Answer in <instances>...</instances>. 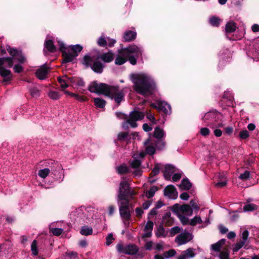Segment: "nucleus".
<instances>
[{"label":"nucleus","instance_id":"obj_1","mask_svg":"<svg viewBox=\"0 0 259 259\" xmlns=\"http://www.w3.org/2000/svg\"><path fill=\"white\" fill-rule=\"evenodd\" d=\"M134 89L138 93L149 96L152 94L155 85L153 79L148 75L141 73L132 76Z\"/></svg>","mask_w":259,"mask_h":259},{"label":"nucleus","instance_id":"obj_2","mask_svg":"<svg viewBox=\"0 0 259 259\" xmlns=\"http://www.w3.org/2000/svg\"><path fill=\"white\" fill-rule=\"evenodd\" d=\"M96 57L90 55H85L83 58L82 63L87 67L90 66L92 70L97 73H101L103 71L104 65L98 61Z\"/></svg>","mask_w":259,"mask_h":259},{"label":"nucleus","instance_id":"obj_3","mask_svg":"<svg viewBox=\"0 0 259 259\" xmlns=\"http://www.w3.org/2000/svg\"><path fill=\"white\" fill-rule=\"evenodd\" d=\"M106 96L119 105L123 100L125 94L123 89H120L118 86L109 85Z\"/></svg>","mask_w":259,"mask_h":259},{"label":"nucleus","instance_id":"obj_4","mask_svg":"<svg viewBox=\"0 0 259 259\" xmlns=\"http://www.w3.org/2000/svg\"><path fill=\"white\" fill-rule=\"evenodd\" d=\"M120 217L123 223L126 224L131 218L130 201L128 199L117 200Z\"/></svg>","mask_w":259,"mask_h":259},{"label":"nucleus","instance_id":"obj_5","mask_svg":"<svg viewBox=\"0 0 259 259\" xmlns=\"http://www.w3.org/2000/svg\"><path fill=\"white\" fill-rule=\"evenodd\" d=\"M138 50L135 47H128L122 49L118 52L115 60V64L121 65L125 63L127 60L128 55L130 52H138Z\"/></svg>","mask_w":259,"mask_h":259},{"label":"nucleus","instance_id":"obj_6","mask_svg":"<svg viewBox=\"0 0 259 259\" xmlns=\"http://www.w3.org/2000/svg\"><path fill=\"white\" fill-rule=\"evenodd\" d=\"M82 50V47L79 45L70 46L69 49H68V52H63V61L71 62Z\"/></svg>","mask_w":259,"mask_h":259},{"label":"nucleus","instance_id":"obj_7","mask_svg":"<svg viewBox=\"0 0 259 259\" xmlns=\"http://www.w3.org/2000/svg\"><path fill=\"white\" fill-rule=\"evenodd\" d=\"M116 249L118 252L128 255H135L139 251V247L134 244L124 245L120 243L117 244Z\"/></svg>","mask_w":259,"mask_h":259},{"label":"nucleus","instance_id":"obj_8","mask_svg":"<svg viewBox=\"0 0 259 259\" xmlns=\"http://www.w3.org/2000/svg\"><path fill=\"white\" fill-rule=\"evenodd\" d=\"M109 85L103 83H98L96 81L92 82L89 87V90L92 93L98 94H103L106 96Z\"/></svg>","mask_w":259,"mask_h":259},{"label":"nucleus","instance_id":"obj_9","mask_svg":"<svg viewBox=\"0 0 259 259\" xmlns=\"http://www.w3.org/2000/svg\"><path fill=\"white\" fill-rule=\"evenodd\" d=\"M193 238L192 234L184 231L181 233L175 238V241L178 246H180L191 241Z\"/></svg>","mask_w":259,"mask_h":259},{"label":"nucleus","instance_id":"obj_10","mask_svg":"<svg viewBox=\"0 0 259 259\" xmlns=\"http://www.w3.org/2000/svg\"><path fill=\"white\" fill-rule=\"evenodd\" d=\"M130 188L128 181L124 179L122 180L120 183L117 200L128 199L126 198V193Z\"/></svg>","mask_w":259,"mask_h":259},{"label":"nucleus","instance_id":"obj_11","mask_svg":"<svg viewBox=\"0 0 259 259\" xmlns=\"http://www.w3.org/2000/svg\"><path fill=\"white\" fill-rule=\"evenodd\" d=\"M144 117L143 112L134 111L130 114L129 118L126 120V123L130 124L131 127H136L137 126L136 121L142 119Z\"/></svg>","mask_w":259,"mask_h":259},{"label":"nucleus","instance_id":"obj_12","mask_svg":"<svg viewBox=\"0 0 259 259\" xmlns=\"http://www.w3.org/2000/svg\"><path fill=\"white\" fill-rule=\"evenodd\" d=\"M174 211L176 214L186 215L187 216H191L193 214L192 208L188 204H184L182 205H179L178 204L175 205Z\"/></svg>","mask_w":259,"mask_h":259},{"label":"nucleus","instance_id":"obj_13","mask_svg":"<svg viewBox=\"0 0 259 259\" xmlns=\"http://www.w3.org/2000/svg\"><path fill=\"white\" fill-rule=\"evenodd\" d=\"M151 106L158 110L162 111L166 114L171 113L170 106L164 101H158L155 103H152Z\"/></svg>","mask_w":259,"mask_h":259},{"label":"nucleus","instance_id":"obj_14","mask_svg":"<svg viewBox=\"0 0 259 259\" xmlns=\"http://www.w3.org/2000/svg\"><path fill=\"white\" fill-rule=\"evenodd\" d=\"M164 192V195L170 199H175L178 197V192L173 185H170L166 187Z\"/></svg>","mask_w":259,"mask_h":259},{"label":"nucleus","instance_id":"obj_15","mask_svg":"<svg viewBox=\"0 0 259 259\" xmlns=\"http://www.w3.org/2000/svg\"><path fill=\"white\" fill-rule=\"evenodd\" d=\"M130 47H135L138 50V52H130L128 55L127 59L132 65H136L137 63V60L142 54V51L140 48L136 46H131Z\"/></svg>","mask_w":259,"mask_h":259},{"label":"nucleus","instance_id":"obj_16","mask_svg":"<svg viewBox=\"0 0 259 259\" xmlns=\"http://www.w3.org/2000/svg\"><path fill=\"white\" fill-rule=\"evenodd\" d=\"M138 154H134L133 156V159L130 162L131 167L135 169L134 173L136 175H140V166L141 164V161L138 159Z\"/></svg>","mask_w":259,"mask_h":259},{"label":"nucleus","instance_id":"obj_17","mask_svg":"<svg viewBox=\"0 0 259 259\" xmlns=\"http://www.w3.org/2000/svg\"><path fill=\"white\" fill-rule=\"evenodd\" d=\"M49 70V68L46 65H42L36 70L35 72L36 76L40 80L45 79L47 77Z\"/></svg>","mask_w":259,"mask_h":259},{"label":"nucleus","instance_id":"obj_18","mask_svg":"<svg viewBox=\"0 0 259 259\" xmlns=\"http://www.w3.org/2000/svg\"><path fill=\"white\" fill-rule=\"evenodd\" d=\"M195 255V249L192 248H189L183 251L177 259H190L194 257Z\"/></svg>","mask_w":259,"mask_h":259},{"label":"nucleus","instance_id":"obj_19","mask_svg":"<svg viewBox=\"0 0 259 259\" xmlns=\"http://www.w3.org/2000/svg\"><path fill=\"white\" fill-rule=\"evenodd\" d=\"M153 228V223L152 221H148L144 228V233L142 235V238H149L151 236L152 231Z\"/></svg>","mask_w":259,"mask_h":259},{"label":"nucleus","instance_id":"obj_20","mask_svg":"<svg viewBox=\"0 0 259 259\" xmlns=\"http://www.w3.org/2000/svg\"><path fill=\"white\" fill-rule=\"evenodd\" d=\"M0 75L4 78L3 82L9 81L12 77L11 71L5 68L3 66L0 67Z\"/></svg>","mask_w":259,"mask_h":259},{"label":"nucleus","instance_id":"obj_21","mask_svg":"<svg viewBox=\"0 0 259 259\" xmlns=\"http://www.w3.org/2000/svg\"><path fill=\"white\" fill-rule=\"evenodd\" d=\"M97 59H101L105 63H109L114 59L113 53L110 51L96 57Z\"/></svg>","mask_w":259,"mask_h":259},{"label":"nucleus","instance_id":"obj_22","mask_svg":"<svg viewBox=\"0 0 259 259\" xmlns=\"http://www.w3.org/2000/svg\"><path fill=\"white\" fill-rule=\"evenodd\" d=\"M174 171V167L172 165L169 164L163 165L162 172L166 179H169Z\"/></svg>","mask_w":259,"mask_h":259},{"label":"nucleus","instance_id":"obj_23","mask_svg":"<svg viewBox=\"0 0 259 259\" xmlns=\"http://www.w3.org/2000/svg\"><path fill=\"white\" fill-rule=\"evenodd\" d=\"M226 240L225 239H222L217 242L212 244L210 246V250L215 252H219L221 251L222 246L225 243Z\"/></svg>","mask_w":259,"mask_h":259},{"label":"nucleus","instance_id":"obj_24","mask_svg":"<svg viewBox=\"0 0 259 259\" xmlns=\"http://www.w3.org/2000/svg\"><path fill=\"white\" fill-rule=\"evenodd\" d=\"M217 114L214 112H210L206 113L204 116L203 120L204 122L208 124H210L215 120Z\"/></svg>","mask_w":259,"mask_h":259},{"label":"nucleus","instance_id":"obj_25","mask_svg":"<svg viewBox=\"0 0 259 259\" xmlns=\"http://www.w3.org/2000/svg\"><path fill=\"white\" fill-rule=\"evenodd\" d=\"M137 33L134 31H126L124 34V39L125 41H131L134 40L136 37Z\"/></svg>","mask_w":259,"mask_h":259},{"label":"nucleus","instance_id":"obj_26","mask_svg":"<svg viewBox=\"0 0 259 259\" xmlns=\"http://www.w3.org/2000/svg\"><path fill=\"white\" fill-rule=\"evenodd\" d=\"M95 106L97 108H104L106 104V102L100 98H96L94 99Z\"/></svg>","mask_w":259,"mask_h":259},{"label":"nucleus","instance_id":"obj_27","mask_svg":"<svg viewBox=\"0 0 259 259\" xmlns=\"http://www.w3.org/2000/svg\"><path fill=\"white\" fill-rule=\"evenodd\" d=\"M46 48L50 52L54 53L56 52V48L54 45V43L52 40H48L45 42Z\"/></svg>","mask_w":259,"mask_h":259},{"label":"nucleus","instance_id":"obj_28","mask_svg":"<svg viewBox=\"0 0 259 259\" xmlns=\"http://www.w3.org/2000/svg\"><path fill=\"white\" fill-rule=\"evenodd\" d=\"M236 24L232 21L228 22L225 27V30L227 33H231L234 32L236 30Z\"/></svg>","mask_w":259,"mask_h":259},{"label":"nucleus","instance_id":"obj_29","mask_svg":"<svg viewBox=\"0 0 259 259\" xmlns=\"http://www.w3.org/2000/svg\"><path fill=\"white\" fill-rule=\"evenodd\" d=\"M164 135V131L163 130L161 129L159 127H156L154 132V137L156 139H161L162 138Z\"/></svg>","mask_w":259,"mask_h":259},{"label":"nucleus","instance_id":"obj_30","mask_svg":"<svg viewBox=\"0 0 259 259\" xmlns=\"http://www.w3.org/2000/svg\"><path fill=\"white\" fill-rule=\"evenodd\" d=\"M80 233L85 236L90 235L93 233V229L91 227L83 226L81 229Z\"/></svg>","mask_w":259,"mask_h":259},{"label":"nucleus","instance_id":"obj_31","mask_svg":"<svg viewBox=\"0 0 259 259\" xmlns=\"http://www.w3.org/2000/svg\"><path fill=\"white\" fill-rule=\"evenodd\" d=\"M5 62L8 63V66L11 67L13 66V59L10 57L0 58V67L3 66Z\"/></svg>","mask_w":259,"mask_h":259},{"label":"nucleus","instance_id":"obj_32","mask_svg":"<svg viewBox=\"0 0 259 259\" xmlns=\"http://www.w3.org/2000/svg\"><path fill=\"white\" fill-rule=\"evenodd\" d=\"M163 167V165L159 163L155 164L152 170L151 175H152L153 176L157 175L159 173L160 170L162 171Z\"/></svg>","mask_w":259,"mask_h":259},{"label":"nucleus","instance_id":"obj_33","mask_svg":"<svg viewBox=\"0 0 259 259\" xmlns=\"http://www.w3.org/2000/svg\"><path fill=\"white\" fill-rule=\"evenodd\" d=\"M191 184L188 180L184 179L182 181L180 187L184 190H189L191 188Z\"/></svg>","mask_w":259,"mask_h":259},{"label":"nucleus","instance_id":"obj_34","mask_svg":"<svg viewBox=\"0 0 259 259\" xmlns=\"http://www.w3.org/2000/svg\"><path fill=\"white\" fill-rule=\"evenodd\" d=\"M117 139L120 141H128V134L126 132H121L118 134Z\"/></svg>","mask_w":259,"mask_h":259},{"label":"nucleus","instance_id":"obj_35","mask_svg":"<svg viewBox=\"0 0 259 259\" xmlns=\"http://www.w3.org/2000/svg\"><path fill=\"white\" fill-rule=\"evenodd\" d=\"M257 209V206L254 204L249 203L245 205L243 207V210L244 211H250L256 210Z\"/></svg>","mask_w":259,"mask_h":259},{"label":"nucleus","instance_id":"obj_36","mask_svg":"<svg viewBox=\"0 0 259 259\" xmlns=\"http://www.w3.org/2000/svg\"><path fill=\"white\" fill-rule=\"evenodd\" d=\"M48 95L49 98L52 100H57L60 98L59 93L54 91H50Z\"/></svg>","mask_w":259,"mask_h":259},{"label":"nucleus","instance_id":"obj_37","mask_svg":"<svg viewBox=\"0 0 259 259\" xmlns=\"http://www.w3.org/2000/svg\"><path fill=\"white\" fill-rule=\"evenodd\" d=\"M179 219H180L181 223L183 225H190V221L188 218L185 216V215L180 214H176Z\"/></svg>","mask_w":259,"mask_h":259},{"label":"nucleus","instance_id":"obj_38","mask_svg":"<svg viewBox=\"0 0 259 259\" xmlns=\"http://www.w3.org/2000/svg\"><path fill=\"white\" fill-rule=\"evenodd\" d=\"M219 257L220 259H230L229 250L225 249L221 251L219 254Z\"/></svg>","mask_w":259,"mask_h":259},{"label":"nucleus","instance_id":"obj_39","mask_svg":"<svg viewBox=\"0 0 259 259\" xmlns=\"http://www.w3.org/2000/svg\"><path fill=\"white\" fill-rule=\"evenodd\" d=\"M202 222L200 217L195 216L190 221V225L194 226L197 224H201Z\"/></svg>","mask_w":259,"mask_h":259},{"label":"nucleus","instance_id":"obj_40","mask_svg":"<svg viewBox=\"0 0 259 259\" xmlns=\"http://www.w3.org/2000/svg\"><path fill=\"white\" fill-rule=\"evenodd\" d=\"M157 191V188L156 186H152L150 188L149 191H148L146 193V196L147 198H150L153 197L155 193V192Z\"/></svg>","mask_w":259,"mask_h":259},{"label":"nucleus","instance_id":"obj_41","mask_svg":"<svg viewBox=\"0 0 259 259\" xmlns=\"http://www.w3.org/2000/svg\"><path fill=\"white\" fill-rule=\"evenodd\" d=\"M50 172V170L49 168H44L39 170L38 175L40 178L45 179L48 176Z\"/></svg>","mask_w":259,"mask_h":259},{"label":"nucleus","instance_id":"obj_42","mask_svg":"<svg viewBox=\"0 0 259 259\" xmlns=\"http://www.w3.org/2000/svg\"><path fill=\"white\" fill-rule=\"evenodd\" d=\"M50 232L55 236H58L62 234L63 232V230L61 228H50Z\"/></svg>","mask_w":259,"mask_h":259},{"label":"nucleus","instance_id":"obj_43","mask_svg":"<svg viewBox=\"0 0 259 259\" xmlns=\"http://www.w3.org/2000/svg\"><path fill=\"white\" fill-rule=\"evenodd\" d=\"M37 243L36 240H34L31 245L32 253L33 255H36L38 254Z\"/></svg>","mask_w":259,"mask_h":259},{"label":"nucleus","instance_id":"obj_44","mask_svg":"<svg viewBox=\"0 0 259 259\" xmlns=\"http://www.w3.org/2000/svg\"><path fill=\"white\" fill-rule=\"evenodd\" d=\"M98 45L101 47H106L107 46V38H105L104 36H101L98 39L97 41Z\"/></svg>","mask_w":259,"mask_h":259},{"label":"nucleus","instance_id":"obj_45","mask_svg":"<svg viewBox=\"0 0 259 259\" xmlns=\"http://www.w3.org/2000/svg\"><path fill=\"white\" fill-rule=\"evenodd\" d=\"M16 60L20 63H23L25 62V58L22 55L21 52H19V53L13 58V61Z\"/></svg>","mask_w":259,"mask_h":259},{"label":"nucleus","instance_id":"obj_46","mask_svg":"<svg viewBox=\"0 0 259 259\" xmlns=\"http://www.w3.org/2000/svg\"><path fill=\"white\" fill-rule=\"evenodd\" d=\"M209 22L213 26H218L220 24V19L217 17H211L209 19Z\"/></svg>","mask_w":259,"mask_h":259},{"label":"nucleus","instance_id":"obj_47","mask_svg":"<svg viewBox=\"0 0 259 259\" xmlns=\"http://www.w3.org/2000/svg\"><path fill=\"white\" fill-rule=\"evenodd\" d=\"M182 229L178 226H176L171 228L170 229L169 233L171 236H174L175 235L180 233L182 231Z\"/></svg>","mask_w":259,"mask_h":259},{"label":"nucleus","instance_id":"obj_48","mask_svg":"<svg viewBox=\"0 0 259 259\" xmlns=\"http://www.w3.org/2000/svg\"><path fill=\"white\" fill-rule=\"evenodd\" d=\"M156 235L157 237H165L166 235L165 234V230L162 227H159L156 233Z\"/></svg>","mask_w":259,"mask_h":259},{"label":"nucleus","instance_id":"obj_49","mask_svg":"<svg viewBox=\"0 0 259 259\" xmlns=\"http://www.w3.org/2000/svg\"><path fill=\"white\" fill-rule=\"evenodd\" d=\"M163 253L165 258H168L175 256L176 254V251L175 249H171L168 251H165Z\"/></svg>","mask_w":259,"mask_h":259},{"label":"nucleus","instance_id":"obj_50","mask_svg":"<svg viewBox=\"0 0 259 259\" xmlns=\"http://www.w3.org/2000/svg\"><path fill=\"white\" fill-rule=\"evenodd\" d=\"M58 80L60 84V87L62 88V91H64V89L68 87L67 81L66 79L58 77Z\"/></svg>","mask_w":259,"mask_h":259},{"label":"nucleus","instance_id":"obj_51","mask_svg":"<svg viewBox=\"0 0 259 259\" xmlns=\"http://www.w3.org/2000/svg\"><path fill=\"white\" fill-rule=\"evenodd\" d=\"M7 51L10 55L12 56V57L10 58L13 59L19 52L17 49L11 48L10 46L8 47Z\"/></svg>","mask_w":259,"mask_h":259},{"label":"nucleus","instance_id":"obj_52","mask_svg":"<svg viewBox=\"0 0 259 259\" xmlns=\"http://www.w3.org/2000/svg\"><path fill=\"white\" fill-rule=\"evenodd\" d=\"M117 170L119 174H124L128 172V167L125 165H122L117 168Z\"/></svg>","mask_w":259,"mask_h":259},{"label":"nucleus","instance_id":"obj_53","mask_svg":"<svg viewBox=\"0 0 259 259\" xmlns=\"http://www.w3.org/2000/svg\"><path fill=\"white\" fill-rule=\"evenodd\" d=\"M30 92L31 96L33 97H38L40 95V91L35 87L31 88Z\"/></svg>","mask_w":259,"mask_h":259},{"label":"nucleus","instance_id":"obj_54","mask_svg":"<svg viewBox=\"0 0 259 259\" xmlns=\"http://www.w3.org/2000/svg\"><path fill=\"white\" fill-rule=\"evenodd\" d=\"M248 235H249L248 231L246 230H244L242 233V235H241L242 240L240 241L243 242L245 244V243L246 242L247 240L248 239Z\"/></svg>","mask_w":259,"mask_h":259},{"label":"nucleus","instance_id":"obj_55","mask_svg":"<svg viewBox=\"0 0 259 259\" xmlns=\"http://www.w3.org/2000/svg\"><path fill=\"white\" fill-rule=\"evenodd\" d=\"M145 151L147 154L152 155L155 152V148L152 145H149L146 148Z\"/></svg>","mask_w":259,"mask_h":259},{"label":"nucleus","instance_id":"obj_56","mask_svg":"<svg viewBox=\"0 0 259 259\" xmlns=\"http://www.w3.org/2000/svg\"><path fill=\"white\" fill-rule=\"evenodd\" d=\"M227 182L226 178H224V179L222 180H219V182L215 184V186L217 188H222L226 185Z\"/></svg>","mask_w":259,"mask_h":259},{"label":"nucleus","instance_id":"obj_57","mask_svg":"<svg viewBox=\"0 0 259 259\" xmlns=\"http://www.w3.org/2000/svg\"><path fill=\"white\" fill-rule=\"evenodd\" d=\"M245 243H244L243 242L240 241L235 244L234 247L233 248V252H237L244 245Z\"/></svg>","mask_w":259,"mask_h":259},{"label":"nucleus","instance_id":"obj_58","mask_svg":"<svg viewBox=\"0 0 259 259\" xmlns=\"http://www.w3.org/2000/svg\"><path fill=\"white\" fill-rule=\"evenodd\" d=\"M113 234L112 233L109 234L106 238V244L107 245H110L114 240Z\"/></svg>","mask_w":259,"mask_h":259},{"label":"nucleus","instance_id":"obj_59","mask_svg":"<svg viewBox=\"0 0 259 259\" xmlns=\"http://www.w3.org/2000/svg\"><path fill=\"white\" fill-rule=\"evenodd\" d=\"M200 133L204 137L207 136L210 134V130L207 127H203L200 129Z\"/></svg>","mask_w":259,"mask_h":259},{"label":"nucleus","instance_id":"obj_60","mask_svg":"<svg viewBox=\"0 0 259 259\" xmlns=\"http://www.w3.org/2000/svg\"><path fill=\"white\" fill-rule=\"evenodd\" d=\"M154 248L157 251L162 250L164 249V243L160 242L154 245Z\"/></svg>","mask_w":259,"mask_h":259},{"label":"nucleus","instance_id":"obj_61","mask_svg":"<svg viewBox=\"0 0 259 259\" xmlns=\"http://www.w3.org/2000/svg\"><path fill=\"white\" fill-rule=\"evenodd\" d=\"M71 97H74L76 100L80 102L86 101V99L84 97L81 96L78 94L73 93V94H71Z\"/></svg>","mask_w":259,"mask_h":259},{"label":"nucleus","instance_id":"obj_62","mask_svg":"<svg viewBox=\"0 0 259 259\" xmlns=\"http://www.w3.org/2000/svg\"><path fill=\"white\" fill-rule=\"evenodd\" d=\"M250 176L249 172L247 170L245 171L243 174H242L239 176V179L242 180H246L249 179Z\"/></svg>","mask_w":259,"mask_h":259},{"label":"nucleus","instance_id":"obj_63","mask_svg":"<svg viewBox=\"0 0 259 259\" xmlns=\"http://www.w3.org/2000/svg\"><path fill=\"white\" fill-rule=\"evenodd\" d=\"M249 136V133L247 130L241 131L239 133V137L241 139H245Z\"/></svg>","mask_w":259,"mask_h":259},{"label":"nucleus","instance_id":"obj_64","mask_svg":"<svg viewBox=\"0 0 259 259\" xmlns=\"http://www.w3.org/2000/svg\"><path fill=\"white\" fill-rule=\"evenodd\" d=\"M66 256H68L71 259L75 258L77 256V253L76 252H66L65 253Z\"/></svg>","mask_w":259,"mask_h":259}]
</instances>
